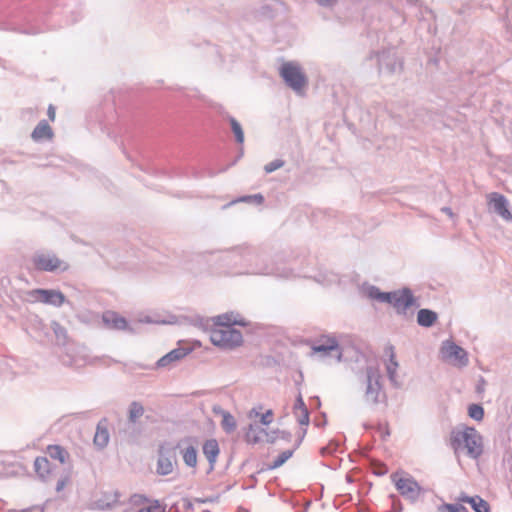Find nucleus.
Here are the masks:
<instances>
[{
	"label": "nucleus",
	"mask_w": 512,
	"mask_h": 512,
	"mask_svg": "<svg viewBox=\"0 0 512 512\" xmlns=\"http://www.w3.org/2000/svg\"><path fill=\"white\" fill-rule=\"evenodd\" d=\"M229 258L245 269L242 274L278 275L273 266L265 262V256L248 247H237L229 252Z\"/></svg>",
	"instance_id": "obj_1"
},
{
	"label": "nucleus",
	"mask_w": 512,
	"mask_h": 512,
	"mask_svg": "<svg viewBox=\"0 0 512 512\" xmlns=\"http://www.w3.org/2000/svg\"><path fill=\"white\" fill-rule=\"evenodd\" d=\"M367 295L370 299L392 305L398 315L405 316L410 307L419 306L411 289L407 287L392 292H382L378 287L370 286L367 289Z\"/></svg>",
	"instance_id": "obj_2"
},
{
	"label": "nucleus",
	"mask_w": 512,
	"mask_h": 512,
	"mask_svg": "<svg viewBox=\"0 0 512 512\" xmlns=\"http://www.w3.org/2000/svg\"><path fill=\"white\" fill-rule=\"evenodd\" d=\"M450 446L457 453L466 449V454L477 459L483 452L482 437L473 427L454 428L450 433Z\"/></svg>",
	"instance_id": "obj_3"
},
{
	"label": "nucleus",
	"mask_w": 512,
	"mask_h": 512,
	"mask_svg": "<svg viewBox=\"0 0 512 512\" xmlns=\"http://www.w3.org/2000/svg\"><path fill=\"white\" fill-rule=\"evenodd\" d=\"M177 446L172 442L164 441L159 444L157 450L156 473L160 476H167L173 473L178 466L176 456Z\"/></svg>",
	"instance_id": "obj_4"
},
{
	"label": "nucleus",
	"mask_w": 512,
	"mask_h": 512,
	"mask_svg": "<svg viewBox=\"0 0 512 512\" xmlns=\"http://www.w3.org/2000/svg\"><path fill=\"white\" fill-rule=\"evenodd\" d=\"M210 340L215 346L232 349L242 344L243 336L239 330L233 327H213L210 332Z\"/></svg>",
	"instance_id": "obj_5"
},
{
	"label": "nucleus",
	"mask_w": 512,
	"mask_h": 512,
	"mask_svg": "<svg viewBox=\"0 0 512 512\" xmlns=\"http://www.w3.org/2000/svg\"><path fill=\"white\" fill-rule=\"evenodd\" d=\"M381 374L377 367L368 366L366 368V390H365V401L369 404H378L385 398V394L382 391V385L380 383Z\"/></svg>",
	"instance_id": "obj_6"
},
{
	"label": "nucleus",
	"mask_w": 512,
	"mask_h": 512,
	"mask_svg": "<svg viewBox=\"0 0 512 512\" xmlns=\"http://www.w3.org/2000/svg\"><path fill=\"white\" fill-rule=\"evenodd\" d=\"M391 480L394 483L397 491L407 500L416 502L424 489L412 476H400L399 473L391 475Z\"/></svg>",
	"instance_id": "obj_7"
},
{
	"label": "nucleus",
	"mask_w": 512,
	"mask_h": 512,
	"mask_svg": "<svg viewBox=\"0 0 512 512\" xmlns=\"http://www.w3.org/2000/svg\"><path fill=\"white\" fill-rule=\"evenodd\" d=\"M280 75L286 84L295 92H300L306 85L307 79L300 67L292 62L284 63L280 68Z\"/></svg>",
	"instance_id": "obj_8"
},
{
	"label": "nucleus",
	"mask_w": 512,
	"mask_h": 512,
	"mask_svg": "<svg viewBox=\"0 0 512 512\" xmlns=\"http://www.w3.org/2000/svg\"><path fill=\"white\" fill-rule=\"evenodd\" d=\"M32 302H40L54 307H61L66 302L65 295L55 289H33L29 292Z\"/></svg>",
	"instance_id": "obj_9"
},
{
	"label": "nucleus",
	"mask_w": 512,
	"mask_h": 512,
	"mask_svg": "<svg viewBox=\"0 0 512 512\" xmlns=\"http://www.w3.org/2000/svg\"><path fill=\"white\" fill-rule=\"evenodd\" d=\"M441 356L442 359L460 367L467 366L469 362L467 352L462 347L449 340L443 342L441 346Z\"/></svg>",
	"instance_id": "obj_10"
},
{
	"label": "nucleus",
	"mask_w": 512,
	"mask_h": 512,
	"mask_svg": "<svg viewBox=\"0 0 512 512\" xmlns=\"http://www.w3.org/2000/svg\"><path fill=\"white\" fill-rule=\"evenodd\" d=\"M32 262L35 269L39 271L54 272L57 269L67 270L68 265L63 263L55 254L37 253L33 256Z\"/></svg>",
	"instance_id": "obj_11"
},
{
	"label": "nucleus",
	"mask_w": 512,
	"mask_h": 512,
	"mask_svg": "<svg viewBox=\"0 0 512 512\" xmlns=\"http://www.w3.org/2000/svg\"><path fill=\"white\" fill-rule=\"evenodd\" d=\"M175 446L180 449L184 464L189 468L196 469L198 452L195 438L185 437L179 440Z\"/></svg>",
	"instance_id": "obj_12"
},
{
	"label": "nucleus",
	"mask_w": 512,
	"mask_h": 512,
	"mask_svg": "<svg viewBox=\"0 0 512 512\" xmlns=\"http://www.w3.org/2000/svg\"><path fill=\"white\" fill-rule=\"evenodd\" d=\"M488 206L491 211L499 215L505 221H512V213L509 210L507 198L497 192L488 195Z\"/></svg>",
	"instance_id": "obj_13"
},
{
	"label": "nucleus",
	"mask_w": 512,
	"mask_h": 512,
	"mask_svg": "<svg viewBox=\"0 0 512 512\" xmlns=\"http://www.w3.org/2000/svg\"><path fill=\"white\" fill-rule=\"evenodd\" d=\"M379 72L386 71L390 74L402 68V62L396 56V53L392 50L382 51L377 54Z\"/></svg>",
	"instance_id": "obj_14"
},
{
	"label": "nucleus",
	"mask_w": 512,
	"mask_h": 512,
	"mask_svg": "<svg viewBox=\"0 0 512 512\" xmlns=\"http://www.w3.org/2000/svg\"><path fill=\"white\" fill-rule=\"evenodd\" d=\"M102 321L104 323V326L108 329L117 331L129 330L127 320L124 317L120 316L115 311H105L102 314Z\"/></svg>",
	"instance_id": "obj_15"
},
{
	"label": "nucleus",
	"mask_w": 512,
	"mask_h": 512,
	"mask_svg": "<svg viewBox=\"0 0 512 512\" xmlns=\"http://www.w3.org/2000/svg\"><path fill=\"white\" fill-rule=\"evenodd\" d=\"M109 440V421L104 417L97 423L93 443L95 447L102 450L108 445Z\"/></svg>",
	"instance_id": "obj_16"
},
{
	"label": "nucleus",
	"mask_w": 512,
	"mask_h": 512,
	"mask_svg": "<svg viewBox=\"0 0 512 512\" xmlns=\"http://www.w3.org/2000/svg\"><path fill=\"white\" fill-rule=\"evenodd\" d=\"M191 352V349L188 348H176L168 352L166 355L162 356L155 364V368H167L172 363L181 360L186 355H188Z\"/></svg>",
	"instance_id": "obj_17"
},
{
	"label": "nucleus",
	"mask_w": 512,
	"mask_h": 512,
	"mask_svg": "<svg viewBox=\"0 0 512 512\" xmlns=\"http://www.w3.org/2000/svg\"><path fill=\"white\" fill-rule=\"evenodd\" d=\"M203 454L208 460L209 463V469L207 473H211L214 468L217 461V457L220 453L219 445L217 440L215 439H208L204 442L202 446Z\"/></svg>",
	"instance_id": "obj_18"
},
{
	"label": "nucleus",
	"mask_w": 512,
	"mask_h": 512,
	"mask_svg": "<svg viewBox=\"0 0 512 512\" xmlns=\"http://www.w3.org/2000/svg\"><path fill=\"white\" fill-rule=\"evenodd\" d=\"M459 500L470 504L475 512H490L489 503L478 495L468 496L464 494L459 497Z\"/></svg>",
	"instance_id": "obj_19"
},
{
	"label": "nucleus",
	"mask_w": 512,
	"mask_h": 512,
	"mask_svg": "<svg viewBox=\"0 0 512 512\" xmlns=\"http://www.w3.org/2000/svg\"><path fill=\"white\" fill-rule=\"evenodd\" d=\"M234 313H224L213 318L214 327H233V325L246 326L244 320H238Z\"/></svg>",
	"instance_id": "obj_20"
},
{
	"label": "nucleus",
	"mask_w": 512,
	"mask_h": 512,
	"mask_svg": "<svg viewBox=\"0 0 512 512\" xmlns=\"http://www.w3.org/2000/svg\"><path fill=\"white\" fill-rule=\"evenodd\" d=\"M31 137L34 141L39 142L44 139H51L53 131L46 120H41L32 131Z\"/></svg>",
	"instance_id": "obj_21"
},
{
	"label": "nucleus",
	"mask_w": 512,
	"mask_h": 512,
	"mask_svg": "<svg viewBox=\"0 0 512 512\" xmlns=\"http://www.w3.org/2000/svg\"><path fill=\"white\" fill-rule=\"evenodd\" d=\"M312 349L314 352L321 353L324 355H327V354L331 353L332 351H337L339 359L341 358V355H342L338 341L335 338H328L325 341V343H320V344L314 345Z\"/></svg>",
	"instance_id": "obj_22"
},
{
	"label": "nucleus",
	"mask_w": 512,
	"mask_h": 512,
	"mask_svg": "<svg viewBox=\"0 0 512 512\" xmlns=\"http://www.w3.org/2000/svg\"><path fill=\"white\" fill-rule=\"evenodd\" d=\"M438 318L436 312L430 309H420L417 314V323L422 327H431L434 325Z\"/></svg>",
	"instance_id": "obj_23"
},
{
	"label": "nucleus",
	"mask_w": 512,
	"mask_h": 512,
	"mask_svg": "<svg viewBox=\"0 0 512 512\" xmlns=\"http://www.w3.org/2000/svg\"><path fill=\"white\" fill-rule=\"evenodd\" d=\"M47 453L52 459L58 460L61 464H65L70 458L69 452L57 444L48 445Z\"/></svg>",
	"instance_id": "obj_24"
},
{
	"label": "nucleus",
	"mask_w": 512,
	"mask_h": 512,
	"mask_svg": "<svg viewBox=\"0 0 512 512\" xmlns=\"http://www.w3.org/2000/svg\"><path fill=\"white\" fill-rule=\"evenodd\" d=\"M390 357H389V363L387 364V375H388V378L391 382V384L394 386V387H399L400 386V383L398 382L397 380V368H398V362L395 358V354H394V350H393V347L391 346L390 347Z\"/></svg>",
	"instance_id": "obj_25"
},
{
	"label": "nucleus",
	"mask_w": 512,
	"mask_h": 512,
	"mask_svg": "<svg viewBox=\"0 0 512 512\" xmlns=\"http://www.w3.org/2000/svg\"><path fill=\"white\" fill-rule=\"evenodd\" d=\"M266 429L260 427L258 424H250L246 433V438L249 442L259 443L263 442L265 438Z\"/></svg>",
	"instance_id": "obj_26"
},
{
	"label": "nucleus",
	"mask_w": 512,
	"mask_h": 512,
	"mask_svg": "<svg viewBox=\"0 0 512 512\" xmlns=\"http://www.w3.org/2000/svg\"><path fill=\"white\" fill-rule=\"evenodd\" d=\"M34 469L37 475L46 479L50 474V462L46 457H37L34 461Z\"/></svg>",
	"instance_id": "obj_27"
},
{
	"label": "nucleus",
	"mask_w": 512,
	"mask_h": 512,
	"mask_svg": "<svg viewBox=\"0 0 512 512\" xmlns=\"http://www.w3.org/2000/svg\"><path fill=\"white\" fill-rule=\"evenodd\" d=\"M144 414V407L140 402L133 401L129 405L128 409V420L131 423H136L137 420L143 416Z\"/></svg>",
	"instance_id": "obj_28"
},
{
	"label": "nucleus",
	"mask_w": 512,
	"mask_h": 512,
	"mask_svg": "<svg viewBox=\"0 0 512 512\" xmlns=\"http://www.w3.org/2000/svg\"><path fill=\"white\" fill-rule=\"evenodd\" d=\"M229 122L231 125V129L235 135L236 142L242 144L244 142V132L241 127V124L233 117L229 118Z\"/></svg>",
	"instance_id": "obj_29"
},
{
	"label": "nucleus",
	"mask_w": 512,
	"mask_h": 512,
	"mask_svg": "<svg viewBox=\"0 0 512 512\" xmlns=\"http://www.w3.org/2000/svg\"><path fill=\"white\" fill-rule=\"evenodd\" d=\"M294 453V450H285L282 453H280L270 464V469H276L280 466H282L289 458L292 457Z\"/></svg>",
	"instance_id": "obj_30"
},
{
	"label": "nucleus",
	"mask_w": 512,
	"mask_h": 512,
	"mask_svg": "<svg viewBox=\"0 0 512 512\" xmlns=\"http://www.w3.org/2000/svg\"><path fill=\"white\" fill-rule=\"evenodd\" d=\"M279 437L286 440L290 437V433L279 430L268 432L266 430L264 441L267 443H274Z\"/></svg>",
	"instance_id": "obj_31"
},
{
	"label": "nucleus",
	"mask_w": 512,
	"mask_h": 512,
	"mask_svg": "<svg viewBox=\"0 0 512 512\" xmlns=\"http://www.w3.org/2000/svg\"><path fill=\"white\" fill-rule=\"evenodd\" d=\"M468 415L476 421H481L484 417V409L479 404H471L468 407Z\"/></svg>",
	"instance_id": "obj_32"
},
{
	"label": "nucleus",
	"mask_w": 512,
	"mask_h": 512,
	"mask_svg": "<svg viewBox=\"0 0 512 512\" xmlns=\"http://www.w3.org/2000/svg\"><path fill=\"white\" fill-rule=\"evenodd\" d=\"M222 427L226 432H232L236 429V421L231 414L225 413L223 415Z\"/></svg>",
	"instance_id": "obj_33"
},
{
	"label": "nucleus",
	"mask_w": 512,
	"mask_h": 512,
	"mask_svg": "<svg viewBox=\"0 0 512 512\" xmlns=\"http://www.w3.org/2000/svg\"><path fill=\"white\" fill-rule=\"evenodd\" d=\"M236 202H255L256 204H262L264 202V197L262 194H254V195H248V196H242L238 198L235 201H232L229 205L236 203Z\"/></svg>",
	"instance_id": "obj_34"
},
{
	"label": "nucleus",
	"mask_w": 512,
	"mask_h": 512,
	"mask_svg": "<svg viewBox=\"0 0 512 512\" xmlns=\"http://www.w3.org/2000/svg\"><path fill=\"white\" fill-rule=\"evenodd\" d=\"M52 330L55 336L60 340H65L67 338V330L58 322L53 321L51 324Z\"/></svg>",
	"instance_id": "obj_35"
},
{
	"label": "nucleus",
	"mask_w": 512,
	"mask_h": 512,
	"mask_svg": "<svg viewBox=\"0 0 512 512\" xmlns=\"http://www.w3.org/2000/svg\"><path fill=\"white\" fill-rule=\"evenodd\" d=\"M303 410H308V408L305 405L301 392H299L293 406V413L295 416H298V412Z\"/></svg>",
	"instance_id": "obj_36"
},
{
	"label": "nucleus",
	"mask_w": 512,
	"mask_h": 512,
	"mask_svg": "<svg viewBox=\"0 0 512 512\" xmlns=\"http://www.w3.org/2000/svg\"><path fill=\"white\" fill-rule=\"evenodd\" d=\"M285 162L281 159H275L264 166V170L267 174L274 172L275 170L283 167Z\"/></svg>",
	"instance_id": "obj_37"
},
{
	"label": "nucleus",
	"mask_w": 512,
	"mask_h": 512,
	"mask_svg": "<svg viewBox=\"0 0 512 512\" xmlns=\"http://www.w3.org/2000/svg\"><path fill=\"white\" fill-rule=\"evenodd\" d=\"M465 508L462 505L457 504H442L438 507L439 512H462V509Z\"/></svg>",
	"instance_id": "obj_38"
},
{
	"label": "nucleus",
	"mask_w": 512,
	"mask_h": 512,
	"mask_svg": "<svg viewBox=\"0 0 512 512\" xmlns=\"http://www.w3.org/2000/svg\"><path fill=\"white\" fill-rule=\"evenodd\" d=\"M138 512H165V507L156 500L151 505L139 509Z\"/></svg>",
	"instance_id": "obj_39"
},
{
	"label": "nucleus",
	"mask_w": 512,
	"mask_h": 512,
	"mask_svg": "<svg viewBox=\"0 0 512 512\" xmlns=\"http://www.w3.org/2000/svg\"><path fill=\"white\" fill-rule=\"evenodd\" d=\"M297 421L300 425L308 426L309 424V411L303 410L298 412V416H296Z\"/></svg>",
	"instance_id": "obj_40"
},
{
	"label": "nucleus",
	"mask_w": 512,
	"mask_h": 512,
	"mask_svg": "<svg viewBox=\"0 0 512 512\" xmlns=\"http://www.w3.org/2000/svg\"><path fill=\"white\" fill-rule=\"evenodd\" d=\"M338 445L334 442L329 443L328 445L321 448L320 452L322 455H328L336 452Z\"/></svg>",
	"instance_id": "obj_41"
},
{
	"label": "nucleus",
	"mask_w": 512,
	"mask_h": 512,
	"mask_svg": "<svg viewBox=\"0 0 512 512\" xmlns=\"http://www.w3.org/2000/svg\"><path fill=\"white\" fill-rule=\"evenodd\" d=\"M273 413L272 410H268L266 413L262 414L260 422L262 425H269L272 422Z\"/></svg>",
	"instance_id": "obj_42"
},
{
	"label": "nucleus",
	"mask_w": 512,
	"mask_h": 512,
	"mask_svg": "<svg viewBox=\"0 0 512 512\" xmlns=\"http://www.w3.org/2000/svg\"><path fill=\"white\" fill-rule=\"evenodd\" d=\"M69 481V478L67 476L65 477H62L61 479H59L57 481V484H56V491L57 492H60L64 489L65 485L67 484V482Z\"/></svg>",
	"instance_id": "obj_43"
},
{
	"label": "nucleus",
	"mask_w": 512,
	"mask_h": 512,
	"mask_svg": "<svg viewBox=\"0 0 512 512\" xmlns=\"http://www.w3.org/2000/svg\"><path fill=\"white\" fill-rule=\"evenodd\" d=\"M316 2L322 7H332L337 3V0H316Z\"/></svg>",
	"instance_id": "obj_44"
},
{
	"label": "nucleus",
	"mask_w": 512,
	"mask_h": 512,
	"mask_svg": "<svg viewBox=\"0 0 512 512\" xmlns=\"http://www.w3.org/2000/svg\"><path fill=\"white\" fill-rule=\"evenodd\" d=\"M505 13L508 16L512 10V0H503Z\"/></svg>",
	"instance_id": "obj_45"
},
{
	"label": "nucleus",
	"mask_w": 512,
	"mask_h": 512,
	"mask_svg": "<svg viewBox=\"0 0 512 512\" xmlns=\"http://www.w3.org/2000/svg\"><path fill=\"white\" fill-rule=\"evenodd\" d=\"M48 117L51 121H54L55 119V108L53 105H49L48 111H47Z\"/></svg>",
	"instance_id": "obj_46"
},
{
	"label": "nucleus",
	"mask_w": 512,
	"mask_h": 512,
	"mask_svg": "<svg viewBox=\"0 0 512 512\" xmlns=\"http://www.w3.org/2000/svg\"><path fill=\"white\" fill-rule=\"evenodd\" d=\"M484 385H485V380H484L483 377H481L480 378V382H479V384L477 385V388H476L477 392H479V393L483 392L484 391Z\"/></svg>",
	"instance_id": "obj_47"
},
{
	"label": "nucleus",
	"mask_w": 512,
	"mask_h": 512,
	"mask_svg": "<svg viewBox=\"0 0 512 512\" xmlns=\"http://www.w3.org/2000/svg\"><path fill=\"white\" fill-rule=\"evenodd\" d=\"M442 211L444 213H446L448 216L452 217L453 216V212H452V209L450 207H443L442 208Z\"/></svg>",
	"instance_id": "obj_48"
},
{
	"label": "nucleus",
	"mask_w": 512,
	"mask_h": 512,
	"mask_svg": "<svg viewBox=\"0 0 512 512\" xmlns=\"http://www.w3.org/2000/svg\"><path fill=\"white\" fill-rule=\"evenodd\" d=\"M314 399L317 401V404H318V405H320V399H319V397H317V396H316V397H314Z\"/></svg>",
	"instance_id": "obj_49"
},
{
	"label": "nucleus",
	"mask_w": 512,
	"mask_h": 512,
	"mask_svg": "<svg viewBox=\"0 0 512 512\" xmlns=\"http://www.w3.org/2000/svg\"><path fill=\"white\" fill-rule=\"evenodd\" d=\"M7 512H24V511L8 510Z\"/></svg>",
	"instance_id": "obj_50"
},
{
	"label": "nucleus",
	"mask_w": 512,
	"mask_h": 512,
	"mask_svg": "<svg viewBox=\"0 0 512 512\" xmlns=\"http://www.w3.org/2000/svg\"><path fill=\"white\" fill-rule=\"evenodd\" d=\"M462 512H469L468 509L465 507L462 509Z\"/></svg>",
	"instance_id": "obj_51"
},
{
	"label": "nucleus",
	"mask_w": 512,
	"mask_h": 512,
	"mask_svg": "<svg viewBox=\"0 0 512 512\" xmlns=\"http://www.w3.org/2000/svg\"><path fill=\"white\" fill-rule=\"evenodd\" d=\"M411 2H417L418 0H410Z\"/></svg>",
	"instance_id": "obj_52"
}]
</instances>
